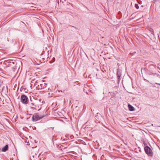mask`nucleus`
<instances>
[{
	"label": "nucleus",
	"instance_id": "1",
	"mask_svg": "<svg viewBox=\"0 0 160 160\" xmlns=\"http://www.w3.org/2000/svg\"><path fill=\"white\" fill-rule=\"evenodd\" d=\"M45 116V114L42 115H39L38 113L34 114L32 117V120L34 121H36L39 120L41 119Z\"/></svg>",
	"mask_w": 160,
	"mask_h": 160
},
{
	"label": "nucleus",
	"instance_id": "2",
	"mask_svg": "<svg viewBox=\"0 0 160 160\" xmlns=\"http://www.w3.org/2000/svg\"><path fill=\"white\" fill-rule=\"evenodd\" d=\"M144 150L145 152L149 156H152V152L151 149L148 146H146L144 147Z\"/></svg>",
	"mask_w": 160,
	"mask_h": 160
},
{
	"label": "nucleus",
	"instance_id": "3",
	"mask_svg": "<svg viewBox=\"0 0 160 160\" xmlns=\"http://www.w3.org/2000/svg\"><path fill=\"white\" fill-rule=\"evenodd\" d=\"M21 101L23 103L27 104L28 103V99L27 96L22 95L21 97Z\"/></svg>",
	"mask_w": 160,
	"mask_h": 160
},
{
	"label": "nucleus",
	"instance_id": "4",
	"mask_svg": "<svg viewBox=\"0 0 160 160\" xmlns=\"http://www.w3.org/2000/svg\"><path fill=\"white\" fill-rule=\"evenodd\" d=\"M117 75L118 77V81H119L120 80V77L121 76V71L119 69H117Z\"/></svg>",
	"mask_w": 160,
	"mask_h": 160
},
{
	"label": "nucleus",
	"instance_id": "5",
	"mask_svg": "<svg viewBox=\"0 0 160 160\" xmlns=\"http://www.w3.org/2000/svg\"><path fill=\"white\" fill-rule=\"evenodd\" d=\"M8 145H6L4 147L2 148V151L5 152L8 150Z\"/></svg>",
	"mask_w": 160,
	"mask_h": 160
},
{
	"label": "nucleus",
	"instance_id": "6",
	"mask_svg": "<svg viewBox=\"0 0 160 160\" xmlns=\"http://www.w3.org/2000/svg\"><path fill=\"white\" fill-rule=\"evenodd\" d=\"M128 109L130 111H133L134 110V108L132 105L130 104L128 105Z\"/></svg>",
	"mask_w": 160,
	"mask_h": 160
},
{
	"label": "nucleus",
	"instance_id": "7",
	"mask_svg": "<svg viewBox=\"0 0 160 160\" xmlns=\"http://www.w3.org/2000/svg\"><path fill=\"white\" fill-rule=\"evenodd\" d=\"M149 31L151 33V34L152 35H154V31H153V29H152V28H150L149 29Z\"/></svg>",
	"mask_w": 160,
	"mask_h": 160
},
{
	"label": "nucleus",
	"instance_id": "8",
	"mask_svg": "<svg viewBox=\"0 0 160 160\" xmlns=\"http://www.w3.org/2000/svg\"><path fill=\"white\" fill-rule=\"evenodd\" d=\"M135 6L136 7V8H137V9L139 7H138V4H135Z\"/></svg>",
	"mask_w": 160,
	"mask_h": 160
},
{
	"label": "nucleus",
	"instance_id": "9",
	"mask_svg": "<svg viewBox=\"0 0 160 160\" xmlns=\"http://www.w3.org/2000/svg\"><path fill=\"white\" fill-rule=\"evenodd\" d=\"M99 115L100 116V114L99 113H97V114L96 117H97V116H98Z\"/></svg>",
	"mask_w": 160,
	"mask_h": 160
},
{
	"label": "nucleus",
	"instance_id": "10",
	"mask_svg": "<svg viewBox=\"0 0 160 160\" xmlns=\"http://www.w3.org/2000/svg\"><path fill=\"white\" fill-rule=\"evenodd\" d=\"M71 26L72 27H73V28L76 29H77L76 28V27H74V26Z\"/></svg>",
	"mask_w": 160,
	"mask_h": 160
},
{
	"label": "nucleus",
	"instance_id": "11",
	"mask_svg": "<svg viewBox=\"0 0 160 160\" xmlns=\"http://www.w3.org/2000/svg\"><path fill=\"white\" fill-rule=\"evenodd\" d=\"M33 81H34V80H33L32 81H31V83H32L33 82Z\"/></svg>",
	"mask_w": 160,
	"mask_h": 160
}]
</instances>
